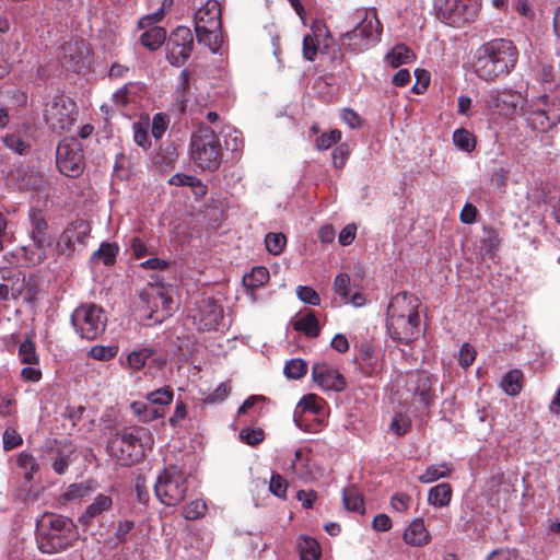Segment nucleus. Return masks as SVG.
Listing matches in <instances>:
<instances>
[{
    "label": "nucleus",
    "mask_w": 560,
    "mask_h": 560,
    "mask_svg": "<svg viewBox=\"0 0 560 560\" xmlns=\"http://www.w3.org/2000/svg\"><path fill=\"white\" fill-rule=\"evenodd\" d=\"M517 59V48L511 40L493 39L475 51L471 67L479 79L489 82L509 74Z\"/></svg>",
    "instance_id": "obj_1"
},
{
    "label": "nucleus",
    "mask_w": 560,
    "mask_h": 560,
    "mask_svg": "<svg viewBox=\"0 0 560 560\" xmlns=\"http://www.w3.org/2000/svg\"><path fill=\"white\" fill-rule=\"evenodd\" d=\"M420 301L407 292L392 298L387 307V334L397 342L409 343L421 335Z\"/></svg>",
    "instance_id": "obj_2"
},
{
    "label": "nucleus",
    "mask_w": 560,
    "mask_h": 560,
    "mask_svg": "<svg viewBox=\"0 0 560 560\" xmlns=\"http://www.w3.org/2000/svg\"><path fill=\"white\" fill-rule=\"evenodd\" d=\"M153 445L150 430L143 427H128L117 431L108 441V454L121 466L139 463L148 448Z\"/></svg>",
    "instance_id": "obj_3"
},
{
    "label": "nucleus",
    "mask_w": 560,
    "mask_h": 560,
    "mask_svg": "<svg viewBox=\"0 0 560 560\" xmlns=\"http://www.w3.org/2000/svg\"><path fill=\"white\" fill-rule=\"evenodd\" d=\"M189 158L203 172L213 173L221 166L223 148L220 138L203 122L190 136Z\"/></svg>",
    "instance_id": "obj_4"
},
{
    "label": "nucleus",
    "mask_w": 560,
    "mask_h": 560,
    "mask_svg": "<svg viewBox=\"0 0 560 560\" xmlns=\"http://www.w3.org/2000/svg\"><path fill=\"white\" fill-rule=\"evenodd\" d=\"M78 539V532L71 520L49 514L37 524L38 548L44 553L66 550Z\"/></svg>",
    "instance_id": "obj_5"
},
{
    "label": "nucleus",
    "mask_w": 560,
    "mask_h": 560,
    "mask_svg": "<svg viewBox=\"0 0 560 560\" xmlns=\"http://www.w3.org/2000/svg\"><path fill=\"white\" fill-rule=\"evenodd\" d=\"M194 22L198 43L217 52L222 45L220 3L208 0L196 11Z\"/></svg>",
    "instance_id": "obj_6"
},
{
    "label": "nucleus",
    "mask_w": 560,
    "mask_h": 560,
    "mask_svg": "<svg viewBox=\"0 0 560 560\" xmlns=\"http://www.w3.org/2000/svg\"><path fill=\"white\" fill-rule=\"evenodd\" d=\"M113 505L112 497L104 493L97 494L78 517L79 525L97 539L105 537L110 526L107 514L112 511Z\"/></svg>",
    "instance_id": "obj_7"
},
{
    "label": "nucleus",
    "mask_w": 560,
    "mask_h": 560,
    "mask_svg": "<svg viewBox=\"0 0 560 560\" xmlns=\"http://www.w3.org/2000/svg\"><path fill=\"white\" fill-rule=\"evenodd\" d=\"M36 295L35 282L26 279L25 275L18 269L0 268V300L22 301L31 304Z\"/></svg>",
    "instance_id": "obj_8"
},
{
    "label": "nucleus",
    "mask_w": 560,
    "mask_h": 560,
    "mask_svg": "<svg viewBox=\"0 0 560 560\" xmlns=\"http://www.w3.org/2000/svg\"><path fill=\"white\" fill-rule=\"evenodd\" d=\"M156 498L167 506L180 503L187 492V479L176 466L165 468L154 486Z\"/></svg>",
    "instance_id": "obj_9"
},
{
    "label": "nucleus",
    "mask_w": 560,
    "mask_h": 560,
    "mask_svg": "<svg viewBox=\"0 0 560 560\" xmlns=\"http://www.w3.org/2000/svg\"><path fill=\"white\" fill-rule=\"evenodd\" d=\"M44 119L54 132L68 131L77 120V105L69 96L56 95L45 104Z\"/></svg>",
    "instance_id": "obj_10"
},
{
    "label": "nucleus",
    "mask_w": 560,
    "mask_h": 560,
    "mask_svg": "<svg viewBox=\"0 0 560 560\" xmlns=\"http://www.w3.org/2000/svg\"><path fill=\"white\" fill-rule=\"evenodd\" d=\"M106 320L103 308L96 304H82L71 316L75 331L88 340H94L105 331Z\"/></svg>",
    "instance_id": "obj_11"
},
{
    "label": "nucleus",
    "mask_w": 560,
    "mask_h": 560,
    "mask_svg": "<svg viewBox=\"0 0 560 560\" xmlns=\"http://www.w3.org/2000/svg\"><path fill=\"white\" fill-rule=\"evenodd\" d=\"M434 10L439 20L459 27L475 20L479 3L477 0H434Z\"/></svg>",
    "instance_id": "obj_12"
},
{
    "label": "nucleus",
    "mask_w": 560,
    "mask_h": 560,
    "mask_svg": "<svg viewBox=\"0 0 560 560\" xmlns=\"http://www.w3.org/2000/svg\"><path fill=\"white\" fill-rule=\"evenodd\" d=\"M30 236L32 245L25 248L28 260L33 265L40 264L47 258L48 249L52 244V235L48 232V223L42 211L32 209L30 211Z\"/></svg>",
    "instance_id": "obj_13"
},
{
    "label": "nucleus",
    "mask_w": 560,
    "mask_h": 560,
    "mask_svg": "<svg viewBox=\"0 0 560 560\" xmlns=\"http://www.w3.org/2000/svg\"><path fill=\"white\" fill-rule=\"evenodd\" d=\"M57 167L66 176L77 177L84 170V158L81 143L74 138L60 141L56 150Z\"/></svg>",
    "instance_id": "obj_14"
},
{
    "label": "nucleus",
    "mask_w": 560,
    "mask_h": 560,
    "mask_svg": "<svg viewBox=\"0 0 560 560\" xmlns=\"http://www.w3.org/2000/svg\"><path fill=\"white\" fill-rule=\"evenodd\" d=\"M194 46L191 31L186 26H177L166 43V57L171 65L182 66L190 57Z\"/></svg>",
    "instance_id": "obj_15"
},
{
    "label": "nucleus",
    "mask_w": 560,
    "mask_h": 560,
    "mask_svg": "<svg viewBox=\"0 0 560 560\" xmlns=\"http://www.w3.org/2000/svg\"><path fill=\"white\" fill-rule=\"evenodd\" d=\"M191 317L199 330H214L223 318V310L213 298H202L196 302Z\"/></svg>",
    "instance_id": "obj_16"
},
{
    "label": "nucleus",
    "mask_w": 560,
    "mask_h": 560,
    "mask_svg": "<svg viewBox=\"0 0 560 560\" xmlns=\"http://www.w3.org/2000/svg\"><path fill=\"white\" fill-rule=\"evenodd\" d=\"M361 34L358 43L349 44V52L360 54L380 42L382 35V24L377 19L376 12L365 13V16L354 26Z\"/></svg>",
    "instance_id": "obj_17"
},
{
    "label": "nucleus",
    "mask_w": 560,
    "mask_h": 560,
    "mask_svg": "<svg viewBox=\"0 0 560 560\" xmlns=\"http://www.w3.org/2000/svg\"><path fill=\"white\" fill-rule=\"evenodd\" d=\"M527 125L536 131L545 132L552 128L559 120L556 113L550 112L548 96L542 95L539 102L523 109Z\"/></svg>",
    "instance_id": "obj_18"
},
{
    "label": "nucleus",
    "mask_w": 560,
    "mask_h": 560,
    "mask_svg": "<svg viewBox=\"0 0 560 560\" xmlns=\"http://www.w3.org/2000/svg\"><path fill=\"white\" fill-rule=\"evenodd\" d=\"M523 97L520 93L511 90H493L486 98V103L489 109H492L504 116H512L523 110Z\"/></svg>",
    "instance_id": "obj_19"
},
{
    "label": "nucleus",
    "mask_w": 560,
    "mask_h": 560,
    "mask_svg": "<svg viewBox=\"0 0 560 560\" xmlns=\"http://www.w3.org/2000/svg\"><path fill=\"white\" fill-rule=\"evenodd\" d=\"M51 468L57 475H63L75 458V447L68 440L52 441L46 446Z\"/></svg>",
    "instance_id": "obj_20"
},
{
    "label": "nucleus",
    "mask_w": 560,
    "mask_h": 560,
    "mask_svg": "<svg viewBox=\"0 0 560 560\" xmlns=\"http://www.w3.org/2000/svg\"><path fill=\"white\" fill-rule=\"evenodd\" d=\"M312 377L324 390L342 392L347 387L345 376L327 363H315L312 368Z\"/></svg>",
    "instance_id": "obj_21"
},
{
    "label": "nucleus",
    "mask_w": 560,
    "mask_h": 560,
    "mask_svg": "<svg viewBox=\"0 0 560 560\" xmlns=\"http://www.w3.org/2000/svg\"><path fill=\"white\" fill-rule=\"evenodd\" d=\"M153 299V304L156 307L154 311L159 313L161 311V316H153V313L149 315L150 318H153L155 322H163L166 317L171 316V314L176 308V303L173 300V296L170 290L163 285H155L152 288V292L150 293Z\"/></svg>",
    "instance_id": "obj_22"
},
{
    "label": "nucleus",
    "mask_w": 560,
    "mask_h": 560,
    "mask_svg": "<svg viewBox=\"0 0 560 560\" xmlns=\"http://www.w3.org/2000/svg\"><path fill=\"white\" fill-rule=\"evenodd\" d=\"M335 293L338 294L345 304H352L360 307L365 304V298L359 291L351 293V279L347 273H338L334 281Z\"/></svg>",
    "instance_id": "obj_23"
},
{
    "label": "nucleus",
    "mask_w": 560,
    "mask_h": 560,
    "mask_svg": "<svg viewBox=\"0 0 560 560\" xmlns=\"http://www.w3.org/2000/svg\"><path fill=\"white\" fill-rule=\"evenodd\" d=\"M143 92V85L136 82H129L117 90L113 95V101L117 106L126 107L130 104H138L139 97Z\"/></svg>",
    "instance_id": "obj_24"
},
{
    "label": "nucleus",
    "mask_w": 560,
    "mask_h": 560,
    "mask_svg": "<svg viewBox=\"0 0 560 560\" xmlns=\"http://www.w3.org/2000/svg\"><path fill=\"white\" fill-rule=\"evenodd\" d=\"M402 538L408 545L423 546L429 542L430 536L423 521L415 520L405 530Z\"/></svg>",
    "instance_id": "obj_25"
},
{
    "label": "nucleus",
    "mask_w": 560,
    "mask_h": 560,
    "mask_svg": "<svg viewBox=\"0 0 560 560\" xmlns=\"http://www.w3.org/2000/svg\"><path fill=\"white\" fill-rule=\"evenodd\" d=\"M524 375L518 369L508 371L501 378L500 387L509 396H516L523 388Z\"/></svg>",
    "instance_id": "obj_26"
},
{
    "label": "nucleus",
    "mask_w": 560,
    "mask_h": 560,
    "mask_svg": "<svg viewBox=\"0 0 560 560\" xmlns=\"http://www.w3.org/2000/svg\"><path fill=\"white\" fill-rule=\"evenodd\" d=\"M415 59V54L404 44H397L385 56V61L392 67L397 68L401 65L410 63Z\"/></svg>",
    "instance_id": "obj_27"
},
{
    "label": "nucleus",
    "mask_w": 560,
    "mask_h": 560,
    "mask_svg": "<svg viewBox=\"0 0 560 560\" xmlns=\"http://www.w3.org/2000/svg\"><path fill=\"white\" fill-rule=\"evenodd\" d=\"M16 465L23 470V477L28 482L33 481L34 476L40 469V465L36 457L26 451H22L16 455Z\"/></svg>",
    "instance_id": "obj_28"
},
{
    "label": "nucleus",
    "mask_w": 560,
    "mask_h": 560,
    "mask_svg": "<svg viewBox=\"0 0 560 560\" xmlns=\"http://www.w3.org/2000/svg\"><path fill=\"white\" fill-rule=\"evenodd\" d=\"M130 408L142 422H150L164 416V411L160 407H154L149 400L133 401Z\"/></svg>",
    "instance_id": "obj_29"
},
{
    "label": "nucleus",
    "mask_w": 560,
    "mask_h": 560,
    "mask_svg": "<svg viewBox=\"0 0 560 560\" xmlns=\"http://www.w3.org/2000/svg\"><path fill=\"white\" fill-rule=\"evenodd\" d=\"M452 493V488L448 483H439L429 490L428 502L439 508L447 506L451 502Z\"/></svg>",
    "instance_id": "obj_30"
},
{
    "label": "nucleus",
    "mask_w": 560,
    "mask_h": 560,
    "mask_svg": "<svg viewBox=\"0 0 560 560\" xmlns=\"http://www.w3.org/2000/svg\"><path fill=\"white\" fill-rule=\"evenodd\" d=\"M301 560H319L320 547L316 539L301 536L298 540Z\"/></svg>",
    "instance_id": "obj_31"
},
{
    "label": "nucleus",
    "mask_w": 560,
    "mask_h": 560,
    "mask_svg": "<svg viewBox=\"0 0 560 560\" xmlns=\"http://www.w3.org/2000/svg\"><path fill=\"white\" fill-rule=\"evenodd\" d=\"M119 247L115 243H102L100 248L91 256L92 264L103 262L110 266L115 262Z\"/></svg>",
    "instance_id": "obj_32"
},
{
    "label": "nucleus",
    "mask_w": 560,
    "mask_h": 560,
    "mask_svg": "<svg viewBox=\"0 0 560 560\" xmlns=\"http://www.w3.org/2000/svg\"><path fill=\"white\" fill-rule=\"evenodd\" d=\"M96 488V482L92 479H89L83 482L70 485L63 493V497L68 501L82 499L93 493Z\"/></svg>",
    "instance_id": "obj_33"
},
{
    "label": "nucleus",
    "mask_w": 560,
    "mask_h": 560,
    "mask_svg": "<svg viewBox=\"0 0 560 560\" xmlns=\"http://www.w3.org/2000/svg\"><path fill=\"white\" fill-rule=\"evenodd\" d=\"M166 39V31L161 26H152L140 36L141 44L150 50L158 49Z\"/></svg>",
    "instance_id": "obj_34"
},
{
    "label": "nucleus",
    "mask_w": 560,
    "mask_h": 560,
    "mask_svg": "<svg viewBox=\"0 0 560 560\" xmlns=\"http://www.w3.org/2000/svg\"><path fill=\"white\" fill-rule=\"evenodd\" d=\"M294 329L303 331L307 337H317L319 335L318 320L313 312L301 316L294 322Z\"/></svg>",
    "instance_id": "obj_35"
},
{
    "label": "nucleus",
    "mask_w": 560,
    "mask_h": 560,
    "mask_svg": "<svg viewBox=\"0 0 560 560\" xmlns=\"http://www.w3.org/2000/svg\"><path fill=\"white\" fill-rule=\"evenodd\" d=\"M268 280V269L264 266H257L252 269L250 273H247L243 277L242 282L246 288L255 290L267 283Z\"/></svg>",
    "instance_id": "obj_36"
},
{
    "label": "nucleus",
    "mask_w": 560,
    "mask_h": 560,
    "mask_svg": "<svg viewBox=\"0 0 560 560\" xmlns=\"http://www.w3.org/2000/svg\"><path fill=\"white\" fill-rule=\"evenodd\" d=\"M452 468L448 464L442 463L439 465H430L427 467L423 474L418 477V480L422 483H431L438 479L450 476Z\"/></svg>",
    "instance_id": "obj_37"
},
{
    "label": "nucleus",
    "mask_w": 560,
    "mask_h": 560,
    "mask_svg": "<svg viewBox=\"0 0 560 560\" xmlns=\"http://www.w3.org/2000/svg\"><path fill=\"white\" fill-rule=\"evenodd\" d=\"M343 505L347 510L363 513V498L354 487H349L342 493Z\"/></svg>",
    "instance_id": "obj_38"
},
{
    "label": "nucleus",
    "mask_w": 560,
    "mask_h": 560,
    "mask_svg": "<svg viewBox=\"0 0 560 560\" xmlns=\"http://www.w3.org/2000/svg\"><path fill=\"white\" fill-rule=\"evenodd\" d=\"M153 354L154 350L152 348L132 351L127 357V365L133 371H140Z\"/></svg>",
    "instance_id": "obj_39"
},
{
    "label": "nucleus",
    "mask_w": 560,
    "mask_h": 560,
    "mask_svg": "<svg viewBox=\"0 0 560 560\" xmlns=\"http://www.w3.org/2000/svg\"><path fill=\"white\" fill-rule=\"evenodd\" d=\"M283 373L290 380H300L307 373V364L300 358L291 359L285 363Z\"/></svg>",
    "instance_id": "obj_40"
},
{
    "label": "nucleus",
    "mask_w": 560,
    "mask_h": 560,
    "mask_svg": "<svg viewBox=\"0 0 560 560\" xmlns=\"http://www.w3.org/2000/svg\"><path fill=\"white\" fill-rule=\"evenodd\" d=\"M173 396V390L170 387H162L149 393L147 400L154 407H160L164 411V407L172 402Z\"/></svg>",
    "instance_id": "obj_41"
},
{
    "label": "nucleus",
    "mask_w": 560,
    "mask_h": 560,
    "mask_svg": "<svg viewBox=\"0 0 560 560\" xmlns=\"http://www.w3.org/2000/svg\"><path fill=\"white\" fill-rule=\"evenodd\" d=\"M19 357L24 364L37 365L39 362L35 343L31 339H25L20 343Z\"/></svg>",
    "instance_id": "obj_42"
},
{
    "label": "nucleus",
    "mask_w": 560,
    "mask_h": 560,
    "mask_svg": "<svg viewBox=\"0 0 560 560\" xmlns=\"http://www.w3.org/2000/svg\"><path fill=\"white\" fill-rule=\"evenodd\" d=\"M2 141L8 149L20 155L27 154L31 150V144L15 133L5 135Z\"/></svg>",
    "instance_id": "obj_43"
},
{
    "label": "nucleus",
    "mask_w": 560,
    "mask_h": 560,
    "mask_svg": "<svg viewBox=\"0 0 560 560\" xmlns=\"http://www.w3.org/2000/svg\"><path fill=\"white\" fill-rule=\"evenodd\" d=\"M287 244V237L283 233H268L265 237L267 250L273 255H280Z\"/></svg>",
    "instance_id": "obj_44"
},
{
    "label": "nucleus",
    "mask_w": 560,
    "mask_h": 560,
    "mask_svg": "<svg viewBox=\"0 0 560 560\" xmlns=\"http://www.w3.org/2000/svg\"><path fill=\"white\" fill-rule=\"evenodd\" d=\"M453 142L456 147L466 152H471L475 149V138L472 133L466 129L455 130L453 133Z\"/></svg>",
    "instance_id": "obj_45"
},
{
    "label": "nucleus",
    "mask_w": 560,
    "mask_h": 560,
    "mask_svg": "<svg viewBox=\"0 0 560 560\" xmlns=\"http://www.w3.org/2000/svg\"><path fill=\"white\" fill-rule=\"evenodd\" d=\"M324 400L319 398L315 394H307L301 398L299 401L296 409L301 410V412L304 411H311L313 413H319L323 408Z\"/></svg>",
    "instance_id": "obj_46"
},
{
    "label": "nucleus",
    "mask_w": 560,
    "mask_h": 560,
    "mask_svg": "<svg viewBox=\"0 0 560 560\" xmlns=\"http://www.w3.org/2000/svg\"><path fill=\"white\" fill-rule=\"evenodd\" d=\"M207 512V504L202 500H194L184 509V516L187 520H198Z\"/></svg>",
    "instance_id": "obj_47"
},
{
    "label": "nucleus",
    "mask_w": 560,
    "mask_h": 560,
    "mask_svg": "<svg viewBox=\"0 0 560 560\" xmlns=\"http://www.w3.org/2000/svg\"><path fill=\"white\" fill-rule=\"evenodd\" d=\"M291 470L294 475L303 480H307L311 478V471L307 468L306 464L302 460V451L298 450L294 454V459L291 462L290 466Z\"/></svg>",
    "instance_id": "obj_48"
},
{
    "label": "nucleus",
    "mask_w": 560,
    "mask_h": 560,
    "mask_svg": "<svg viewBox=\"0 0 560 560\" xmlns=\"http://www.w3.org/2000/svg\"><path fill=\"white\" fill-rule=\"evenodd\" d=\"M265 433L261 429L244 428L240 432V440L248 445H257L264 441Z\"/></svg>",
    "instance_id": "obj_49"
},
{
    "label": "nucleus",
    "mask_w": 560,
    "mask_h": 560,
    "mask_svg": "<svg viewBox=\"0 0 560 560\" xmlns=\"http://www.w3.org/2000/svg\"><path fill=\"white\" fill-rule=\"evenodd\" d=\"M133 140L139 147L143 149H147L150 145L148 124H133Z\"/></svg>",
    "instance_id": "obj_50"
},
{
    "label": "nucleus",
    "mask_w": 560,
    "mask_h": 560,
    "mask_svg": "<svg viewBox=\"0 0 560 560\" xmlns=\"http://www.w3.org/2000/svg\"><path fill=\"white\" fill-rule=\"evenodd\" d=\"M303 57L308 60H315L318 50V40L315 35L306 34L303 38Z\"/></svg>",
    "instance_id": "obj_51"
},
{
    "label": "nucleus",
    "mask_w": 560,
    "mask_h": 560,
    "mask_svg": "<svg viewBox=\"0 0 560 560\" xmlns=\"http://www.w3.org/2000/svg\"><path fill=\"white\" fill-rule=\"evenodd\" d=\"M269 490L273 495L284 499L288 490V482L282 478V476L275 474L270 478Z\"/></svg>",
    "instance_id": "obj_52"
},
{
    "label": "nucleus",
    "mask_w": 560,
    "mask_h": 560,
    "mask_svg": "<svg viewBox=\"0 0 560 560\" xmlns=\"http://www.w3.org/2000/svg\"><path fill=\"white\" fill-rule=\"evenodd\" d=\"M118 352L117 347L112 346H94L90 350V357L95 360L106 361L114 358Z\"/></svg>",
    "instance_id": "obj_53"
},
{
    "label": "nucleus",
    "mask_w": 560,
    "mask_h": 560,
    "mask_svg": "<svg viewBox=\"0 0 560 560\" xmlns=\"http://www.w3.org/2000/svg\"><path fill=\"white\" fill-rule=\"evenodd\" d=\"M341 139V132L337 129L320 135L316 139V148L318 150H327Z\"/></svg>",
    "instance_id": "obj_54"
},
{
    "label": "nucleus",
    "mask_w": 560,
    "mask_h": 560,
    "mask_svg": "<svg viewBox=\"0 0 560 560\" xmlns=\"http://www.w3.org/2000/svg\"><path fill=\"white\" fill-rule=\"evenodd\" d=\"M74 228H67L60 235L57 246L61 253L74 250Z\"/></svg>",
    "instance_id": "obj_55"
},
{
    "label": "nucleus",
    "mask_w": 560,
    "mask_h": 560,
    "mask_svg": "<svg viewBox=\"0 0 560 560\" xmlns=\"http://www.w3.org/2000/svg\"><path fill=\"white\" fill-rule=\"evenodd\" d=\"M133 527L135 522L132 520H119L114 532L116 544L125 542L127 535L133 529Z\"/></svg>",
    "instance_id": "obj_56"
},
{
    "label": "nucleus",
    "mask_w": 560,
    "mask_h": 560,
    "mask_svg": "<svg viewBox=\"0 0 560 560\" xmlns=\"http://www.w3.org/2000/svg\"><path fill=\"white\" fill-rule=\"evenodd\" d=\"M296 294L299 299L310 305H318L320 302L318 293L307 285H299L296 288Z\"/></svg>",
    "instance_id": "obj_57"
},
{
    "label": "nucleus",
    "mask_w": 560,
    "mask_h": 560,
    "mask_svg": "<svg viewBox=\"0 0 560 560\" xmlns=\"http://www.w3.org/2000/svg\"><path fill=\"white\" fill-rule=\"evenodd\" d=\"M410 427V419L406 415L397 413L390 423V431L397 435H404Z\"/></svg>",
    "instance_id": "obj_58"
},
{
    "label": "nucleus",
    "mask_w": 560,
    "mask_h": 560,
    "mask_svg": "<svg viewBox=\"0 0 560 560\" xmlns=\"http://www.w3.org/2000/svg\"><path fill=\"white\" fill-rule=\"evenodd\" d=\"M3 448L11 451L22 445L23 439L14 429L8 428L2 436Z\"/></svg>",
    "instance_id": "obj_59"
},
{
    "label": "nucleus",
    "mask_w": 560,
    "mask_h": 560,
    "mask_svg": "<svg viewBox=\"0 0 560 560\" xmlns=\"http://www.w3.org/2000/svg\"><path fill=\"white\" fill-rule=\"evenodd\" d=\"M168 183L171 185L175 186H192V187H199L201 190H203V186L201 185L200 180L194 176L185 175V174H175L173 175Z\"/></svg>",
    "instance_id": "obj_60"
},
{
    "label": "nucleus",
    "mask_w": 560,
    "mask_h": 560,
    "mask_svg": "<svg viewBox=\"0 0 560 560\" xmlns=\"http://www.w3.org/2000/svg\"><path fill=\"white\" fill-rule=\"evenodd\" d=\"M44 186L43 176L37 172H30L23 177V182L21 184L22 188H27L32 190H39Z\"/></svg>",
    "instance_id": "obj_61"
},
{
    "label": "nucleus",
    "mask_w": 560,
    "mask_h": 560,
    "mask_svg": "<svg viewBox=\"0 0 560 560\" xmlns=\"http://www.w3.org/2000/svg\"><path fill=\"white\" fill-rule=\"evenodd\" d=\"M475 358H476L475 349L470 345L464 343L459 350V357H458L459 364L464 369H467L472 364V362L475 361Z\"/></svg>",
    "instance_id": "obj_62"
},
{
    "label": "nucleus",
    "mask_w": 560,
    "mask_h": 560,
    "mask_svg": "<svg viewBox=\"0 0 560 560\" xmlns=\"http://www.w3.org/2000/svg\"><path fill=\"white\" fill-rule=\"evenodd\" d=\"M231 388L228 385V383H221L219 386L214 389L213 393H211L205 401L207 404H214L220 402L226 399V397L230 395Z\"/></svg>",
    "instance_id": "obj_63"
},
{
    "label": "nucleus",
    "mask_w": 560,
    "mask_h": 560,
    "mask_svg": "<svg viewBox=\"0 0 560 560\" xmlns=\"http://www.w3.org/2000/svg\"><path fill=\"white\" fill-rule=\"evenodd\" d=\"M486 560H520L516 550L502 549L492 551Z\"/></svg>",
    "instance_id": "obj_64"
}]
</instances>
